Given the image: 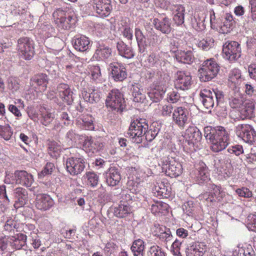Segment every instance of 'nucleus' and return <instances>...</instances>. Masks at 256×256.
<instances>
[{"mask_svg": "<svg viewBox=\"0 0 256 256\" xmlns=\"http://www.w3.org/2000/svg\"><path fill=\"white\" fill-rule=\"evenodd\" d=\"M82 95L85 102L94 104L99 102L101 92L98 90L93 89L92 90H89V92L82 91Z\"/></svg>", "mask_w": 256, "mask_h": 256, "instance_id": "45", "label": "nucleus"}, {"mask_svg": "<svg viewBox=\"0 0 256 256\" xmlns=\"http://www.w3.org/2000/svg\"><path fill=\"white\" fill-rule=\"evenodd\" d=\"M112 49L102 42H98L93 58L97 60H104L112 56Z\"/></svg>", "mask_w": 256, "mask_h": 256, "instance_id": "24", "label": "nucleus"}, {"mask_svg": "<svg viewBox=\"0 0 256 256\" xmlns=\"http://www.w3.org/2000/svg\"><path fill=\"white\" fill-rule=\"evenodd\" d=\"M67 6L65 7V22L67 24L65 25V29L70 30L74 27L76 20L74 10L69 8L67 10Z\"/></svg>", "mask_w": 256, "mask_h": 256, "instance_id": "51", "label": "nucleus"}, {"mask_svg": "<svg viewBox=\"0 0 256 256\" xmlns=\"http://www.w3.org/2000/svg\"><path fill=\"white\" fill-rule=\"evenodd\" d=\"M144 249L145 242L141 238L134 240L130 247L134 256H145Z\"/></svg>", "mask_w": 256, "mask_h": 256, "instance_id": "47", "label": "nucleus"}, {"mask_svg": "<svg viewBox=\"0 0 256 256\" xmlns=\"http://www.w3.org/2000/svg\"><path fill=\"white\" fill-rule=\"evenodd\" d=\"M202 134L194 126H190L184 136V148L188 153L194 152L202 147Z\"/></svg>", "mask_w": 256, "mask_h": 256, "instance_id": "3", "label": "nucleus"}, {"mask_svg": "<svg viewBox=\"0 0 256 256\" xmlns=\"http://www.w3.org/2000/svg\"><path fill=\"white\" fill-rule=\"evenodd\" d=\"M72 43L76 50L81 52H86L91 47L90 38L84 35L74 36L72 40Z\"/></svg>", "mask_w": 256, "mask_h": 256, "instance_id": "23", "label": "nucleus"}, {"mask_svg": "<svg viewBox=\"0 0 256 256\" xmlns=\"http://www.w3.org/2000/svg\"><path fill=\"white\" fill-rule=\"evenodd\" d=\"M206 15L204 14H195L191 20L192 27L198 32L204 30L206 28Z\"/></svg>", "mask_w": 256, "mask_h": 256, "instance_id": "43", "label": "nucleus"}, {"mask_svg": "<svg viewBox=\"0 0 256 256\" xmlns=\"http://www.w3.org/2000/svg\"><path fill=\"white\" fill-rule=\"evenodd\" d=\"M254 108L255 106L254 102L251 101L246 102L240 110L238 118L244 120L254 118Z\"/></svg>", "mask_w": 256, "mask_h": 256, "instance_id": "29", "label": "nucleus"}, {"mask_svg": "<svg viewBox=\"0 0 256 256\" xmlns=\"http://www.w3.org/2000/svg\"><path fill=\"white\" fill-rule=\"evenodd\" d=\"M152 26L164 34H168L172 30L170 20L164 14H155L150 20Z\"/></svg>", "mask_w": 256, "mask_h": 256, "instance_id": "14", "label": "nucleus"}, {"mask_svg": "<svg viewBox=\"0 0 256 256\" xmlns=\"http://www.w3.org/2000/svg\"><path fill=\"white\" fill-rule=\"evenodd\" d=\"M118 54L126 59L133 58L135 55L132 48L128 46L122 40H118L116 44Z\"/></svg>", "mask_w": 256, "mask_h": 256, "instance_id": "33", "label": "nucleus"}, {"mask_svg": "<svg viewBox=\"0 0 256 256\" xmlns=\"http://www.w3.org/2000/svg\"><path fill=\"white\" fill-rule=\"evenodd\" d=\"M199 100L206 109H210L223 102L224 94L218 88H204L200 92Z\"/></svg>", "mask_w": 256, "mask_h": 256, "instance_id": "4", "label": "nucleus"}, {"mask_svg": "<svg viewBox=\"0 0 256 256\" xmlns=\"http://www.w3.org/2000/svg\"><path fill=\"white\" fill-rule=\"evenodd\" d=\"M103 175L106 183L110 186L118 185L122 178L120 170L116 166L110 167Z\"/></svg>", "mask_w": 256, "mask_h": 256, "instance_id": "20", "label": "nucleus"}, {"mask_svg": "<svg viewBox=\"0 0 256 256\" xmlns=\"http://www.w3.org/2000/svg\"><path fill=\"white\" fill-rule=\"evenodd\" d=\"M5 234H15V232H20V223L12 218H10L6 220L4 226V231Z\"/></svg>", "mask_w": 256, "mask_h": 256, "instance_id": "44", "label": "nucleus"}, {"mask_svg": "<svg viewBox=\"0 0 256 256\" xmlns=\"http://www.w3.org/2000/svg\"><path fill=\"white\" fill-rule=\"evenodd\" d=\"M220 70V66L213 58L205 60L198 70L202 82H208L214 78Z\"/></svg>", "mask_w": 256, "mask_h": 256, "instance_id": "7", "label": "nucleus"}, {"mask_svg": "<svg viewBox=\"0 0 256 256\" xmlns=\"http://www.w3.org/2000/svg\"><path fill=\"white\" fill-rule=\"evenodd\" d=\"M134 36L138 44V52L140 54H143L144 55L146 52V36L138 27H136L134 28Z\"/></svg>", "mask_w": 256, "mask_h": 256, "instance_id": "40", "label": "nucleus"}, {"mask_svg": "<svg viewBox=\"0 0 256 256\" xmlns=\"http://www.w3.org/2000/svg\"><path fill=\"white\" fill-rule=\"evenodd\" d=\"M48 150L52 158H57L60 152V146L56 142H50L48 144Z\"/></svg>", "mask_w": 256, "mask_h": 256, "instance_id": "59", "label": "nucleus"}, {"mask_svg": "<svg viewBox=\"0 0 256 256\" xmlns=\"http://www.w3.org/2000/svg\"><path fill=\"white\" fill-rule=\"evenodd\" d=\"M241 72L238 68L232 69L229 74V80L235 84H238L242 81Z\"/></svg>", "mask_w": 256, "mask_h": 256, "instance_id": "64", "label": "nucleus"}, {"mask_svg": "<svg viewBox=\"0 0 256 256\" xmlns=\"http://www.w3.org/2000/svg\"><path fill=\"white\" fill-rule=\"evenodd\" d=\"M168 205L160 201H156L150 204V210L152 212L154 215L162 214H164L168 210Z\"/></svg>", "mask_w": 256, "mask_h": 256, "instance_id": "50", "label": "nucleus"}, {"mask_svg": "<svg viewBox=\"0 0 256 256\" xmlns=\"http://www.w3.org/2000/svg\"><path fill=\"white\" fill-rule=\"evenodd\" d=\"M112 212L115 216L118 218H125L132 212V208L130 204H119L113 208Z\"/></svg>", "mask_w": 256, "mask_h": 256, "instance_id": "37", "label": "nucleus"}, {"mask_svg": "<svg viewBox=\"0 0 256 256\" xmlns=\"http://www.w3.org/2000/svg\"><path fill=\"white\" fill-rule=\"evenodd\" d=\"M90 4L96 16L100 18L108 17L112 10L111 0H92Z\"/></svg>", "mask_w": 256, "mask_h": 256, "instance_id": "12", "label": "nucleus"}, {"mask_svg": "<svg viewBox=\"0 0 256 256\" xmlns=\"http://www.w3.org/2000/svg\"><path fill=\"white\" fill-rule=\"evenodd\" d=\"M48 82V76L44 74H40L30 78V84L32 86L36 84L40 87V92H44L46 88Z\"/></svg>", "mask_w": 256, "mask_h": 256, "instance_id": "38", "label": "nucleus"}, {"mask_svg": "<svg viewBox=\"0 0 256 256\" xmlns=\"http://www.w3.org/2000/svg\"><path fill=\"white\" fill-rule=\"evenodd\" d=\"M78 138V135L76 134L73 130H70L66 134V136L65 137V142L68 148H65V153L70 152L69 149L74 146Z\"/></svg>", "mask_w": 256, "mask_h": 256, "instance_id": "55", "label": "nucleus"}, {"mask_svg": "<svg viewBox=\"0 0 256 256\" xmlns=\"http://www.w3.org/2000/svg\"><path fill=\"white\" fill-rule=\"evenodd\" d=\"M232 156L226 152V150L223 153L216 154L214 156V168L219 166H232Z\"/></svg>", "mask_w": 256, "mask_h": 256, "instance_id": "34", "label": "nucleus"}, {"mask_svg": "<svg viewBox=\"0 0 256 256\" xmlns=\"http://www.w3.org/2000/svg\"><path fill=\"white\" fill-rule=\"evenodd\" d=\"M204 136L210 144V149L215 152L224 150L228 146L230 133L222 126H206L204 128Z\"/></svg>", "mask_w": 256, "mask_h": 256, "instance_id": "2", "label": "nucleus"}, {"mask_svg": "<svg viewBox=\"0 0 256 256\" xmlns=\"http://www.w3.org/2000/svg\"><path fill=\"white\" fill-rule=\"evenodd\" d=\"M120 202L124 203V204H130L133 200H136V198H138L137 196L132 195L128 190H124L120 194Z\"/></svg>", "mask_w": 256, "mask_h": 256, "instance_id": "61", "label": "nucleus"}, {"mask_svg": "<svg viewBox=\"0 0 256 256\" xmlns=\"http://www.w3.org/2000/svg\"><path fill=\"white\" fill-rule=\"evenodd\" d=\"M94 119L90 114H83L77 118L76 124L82 130H92L94 128Z\"/></svg>", "mask_w": 256, "mask_h": 256, "instance_id": "26", "label": "nucleus"}, {"mask_svg": "<svg viewBox=\"0 0 256 256\" xmlns=\"http://www.w3.org/2000/svg\"><path fill=\"white\" fill-rule=\"evenodd\" d=\"M236 136L244 142L253 144L256 140V130L249 124H239L234 128Z\"/></svg>", "mask_w": 256, "mask_h": 256, "instance_id": "10", "label": "nucleus"}, {"mask_svg": "<svg viewBox=\"0 0 256 256\" xmlns=\"http://www.w3.org/2000/svg\"><path fill=\"white\" fill-rule=\"evenodd\" d=\"M166 92L165 86L158 81L154 80L148 89L147 94L153 102H158L164 98Z\"/></svg>", "mask_w": 256, "mask_h": 256, "instance_id": "17", "label": "nucleus"}, {"mask_svg": "<svg viewBox=\"0 0 256 256\" xmlns=\"http://www.w3.org/2000/svg\"><path fill=\"white\" fill-rule=\"evenodd\" d=\"M196 169L194 178L196 182L200 185L206 184L210 190L202 194V198L210 202L220 201L224 196V192L222 190L220 186L216 185L210 181L208 168L206 164L202 161L199 162L196 166Z\"/></svg>", "mask_w": 256, "mask_h": 256, "instance_id": "1", "label": "nucleus"}, {"mask_svg": "<svg viewBox=\"0 0 256 256\" xmlns=\"http://www.w3.org/2000/svg\"><path fill=\"white\" fill-rule=\"evenodd\" d=\"M198 47L204 51H208L214 46V40L211 36H206L199 40L197 42Z\"/></svg>", "mask_w": 256, "mask_h": 256, "instance_id": "54", "label": "nucleus"}, {"mask_svg": "<svg viewBox=\"0 0 256 256\" xmlns=\"http://www.w3.org/2000/svg\"><path fill=\"white\" fill-rule=\"evenodd\" d=\"M18 50L22 58L26 60H31L34 54L33 41L28 37L19 38L18 40Z\"/></svg>", "mask_w": 256, "mask_h": 256, "instance_id": "11", "label": "nucleus"}, {"mask_svg": "<svg viewBox=\"0 0 256 256\" xmlns=\"http://www.w3.org/2000/svg\"><path fill=\"white\" fill-rule=\"evenodd\" d=\"M162 172L170 178H176L183 172L182 164L172 157L166 158L162 162Z\"/></svg>", "mask_w": 256, "mask_h": 256, "instance_id": "9", "label": "nucleus"}, {"mask_svg": "<svg viewBox=\"0 0 256 256\" xmlns=\"http://www.w3.org/2000/svg\"><path fill=\"white\" fill-rule=\"evenodd\" d=\"M237 256H254V251L250 245L238 248L236 250Z\"/></svg>", "mask_w": 256, "mask_h": 256, "instance_id": "62", "label": "nucleus"}, {"mask_svg": "<svg viewBox=\"0 0 256 256\" xmlns=\"http://www.w3.org/2000/svg\"><path fill=\"white\" fill-rule=\"evenodd\" d=\"M152 192L160 198H169L172 194L170 184L166 180H156L152 188Z\"/></svg>", "mask_w": 256, "mask_h": 256, "instance_id": "19", "label": "nucleus"}, {"mask_svg": "<svg viewBox=\"0 0 256 256\" xmlns=\"http://www.w3.org/2000/svg\"><path fill=\"white\" fill-rule=\"evenodd\" d=\"M85 160L82 158L71 157L67 158L66 162V171L72 176L80 174L86 167Z\"/></svg>", "mask_w": 256, "mask_h": 256, "instance_id": "15", "label": "nucleus"}, {"mask_svg": "<svg viewBox=\"0 0 256 256\" xmlns=\"http://www.w3.org/2000/svg\"><path fill=\"white\" fill-rule=\"evenodd\" d=\"M148 128L146 120L137 119L131 122L126 136L132 138L134 142L140 144L144 139V134Z\"/></svg>", "mask_w": 256, "mask_h": 256, "instance_id": "6", "label": "nucleus"}, {"mask_svg": "<svg viewBox=\"0 0 256 256\" xmlns=\"http://www.w3.org/2000/svg\"><path fill=\"white\" fill-rule=\"evenodd\" d=\"M16 184L28 188L34 182L33 176L24 170H15Z\"/></svg>", "mask_w": 256, "mask_h": 256, "instance_id": "25", "label": "nucleus"}, {"mask_svg": "<svg viewBox=\"0 0 256 256\" xmlns=\"http://www.w3.org/2000/svg\"><path fill=\"white\" fill-rule=\"evenodd\" d=\"M14 195L16 199L15 207H22L28 201V191L24 188L18 187L14 189Z\"/></svg>", "mask_w": 256, "mask_h": 256, "instance_id": "30", "label": "nucleus"}, {"mask_svg": "<svg viewBox=\"0 0 256 256\" xmlns=\"http://www.w3.org/2000/svg\"><path fill=\"white\" fill-rule=\"evenodd\" d=\"M126 18L121 20L120 29L124 37L128 40H132L133 39V32Z\"/></svg>", "mask_w": 256, "mask_h": 256, "instance_id": "49", "label": "nucleus"}, {"mask_svg": "<svg viewBox=\"0 0 256 256\" xmlns=\"http://www.w3.org/2000/svg\"><path fill=\"white\" fill-rule=\"evenodd\" d=\"M66 58L65 60V67L66 71L71 72L74 74L77 71V62L79 61V58L72 53L70 50L66 51Z\"/></svg>", "mask_w": 256, "mask_h": 256, "instance_id": "35", "label": "nucleus"}, {"mask_svg": "<svg viewBox=\"0 0 256 256\" xmlns=\"http://www.w3.org/2000/svg\"><path fill=\"white\" fill-rule=\"evenodd\" d=\"M196 110V106L192 104L186 105V107H175L172 114L173 122L178 128L183 129L188 124L189 114H192L191 111Z\"/></svg>", "mask_w": 256, "mask_h": 256, "instance_id": "8", "label": "nucleus"}, {"mask_svg": "<svg viewBox=\"0 0 256 256\" xmlns=\"http://www.w3.org/2000/svg\"><path fill=\"white\" fill-rule=\"evenodd\" d=\"M235 24L233 16L230 13H226L224 15V20H222V27H221L223 33L229 32Z\"/></svg>", "mask_w": 256, "mask_h": 256, "instance_id": "53", "label": "nucleus"}, {"mask_svg": "<svg viewBox=\"0 0 256 256\" xmlns=\"http://www.w3.org/2000/svg\"><path fill=\"white\" fill-rule=\"evenodd\" d=\"M174 58L178 62L184 64H190L194 60V55L192 50L178 51L175 54Z\"/></svg>", "mask_w": 256, "mask_h": 256, "instance_id": "39", "label": "nucleus"}, {"mask_svg": "<svg viewBox=\"0 0 256 256\" xmlns=\"http://www.w3.org/2000/svg\"><path fill=\"white\" fill-rule=\"evenodd\" d=\"M52 199L48 194H40L36 196V207L41 210H47L54 205Z\"/></svg>", "mask_w": 256, "mask_h": 256, "instance_id": "27", "label": "nucleus"}, {"mask_svg": "<svg viewBox=\"0 0 256 256\" xmlns=\"http://www.w3.org/2000/svg\"><path fill=\"white\" fill-rule=\"evenodd\" d=\"M93 196L100 204L102 205L110 202L112 199L111 195L107 192L106 188L102 184H100V186L97 190L94 191Z\"/></svg>", "mask_w": 256, "mask_h": 256, "instance_id": "36", "label": "nucleus"}, {"mask_svg": "<svg viewBox=\"0 0 256 256\" xmlns=\"http://www.w3.org/2000/svg\"><path fill=\"white\" fill-rule=\"evenodd\" d=\"M102 146V143L92 137H87L84 140V147L86 150L92 154L100 150Z\"/></svg>", "mask_w": 256, "mask_h": 256, "instance_id": "42", "label": "nucleus"}, {"mask_svg": "<svg viewBox=\"0 0 256 256\" xmlns=\"http://www.w3.org/2000/svg\"><path fill=\"white\" fill-rule=\"evenodd\" d=\"M220 8V6L218 5L214 9L211 8L209 10L210 26L214 30H218L222 27V19L216 16V12Z\"/></svg>", "mask_w": 256, "mask_h": 256, "instance_id": "46", "label": "nucleus"}, {"mask_svg": "<svg viewBox=\"0 0 256 256\" xmlns=\"http://www.w3.org/2000/svg\"><path fill=\"white\" fill-rule=\"evenodd\" d=\"M146 36L148 44L153 48L158 46L162 42V38L158 35L154 30L150 31Z\"/></svg>", "mask_w": 256, "mask_h": 256, "instance_id": "57", "label": "nucleus"}, {"mask_svg": "<svg viewBox=\"0 0 256 256\" xmlns=\"http://www.w3.org/2000/svg\"><path fill=\"white\" fill-rule=\"evenodd\" d=\"M186 256H203L206 252V248L202 244L193 242L184 248Z\"/></svg>", "mask_w": 256, "mask_h": 256, "instance_id": "28", "label": "nucleus"}, {"mask_svg": "<svg viewBox=\"0 0 256 256\" xmlns=\"http://www.w3.org/2000/svg\"><path fill=\"white\" fill-rule=\"evenodd\" d=\"M147 65L149 66L156 67L158 69L165 63L164 59L162 53L152 52L147 58Z\"/></svg>", "mask_w": 256, "mask_h": 256, "instance_id": "41", "label": "nucleus"}, {"mask_svg": "<svg viewBox=\"0 0 256 256\" xmlns=\"http://www.w3.org/2000/svg\"><path fill=\"white\" fill-rule=\"evenodd\" d=\"M106 106L112 111L122 112L126 106L123 94L118 89L110 90L106 100Z\"/></svg>", "mask_w": 256, "mask_h": 256, "instance_id": "5", "label": "nucleus"}, {"mask_svg": "<svg viewBox=\"0 0 256 256\" xmlns=\"http://www.w3.org/2000/svg\"><path fill=\"white\" fill-rule=\"evenodd\" d=\"M160 72L159 70L154 71L150 69L146 70L145 74V78L148 82H152L153 83L156 80L160 82Z\"/></svg>", "mask_w": 256, "mask_h": 256, "instance_id": "63", "label": "nucleus"}, {"mask_svg": "<svg viewBox=\"0 0 256 256\" xmlns=\"http://www.w3.org/2000/svg\"><path fill=\"white\" fill-rule=\"evenodd\" d=\"M108 70L112 78L116 82H122L127 77V72L124 66L119 62H113L110 64Z\"/></svg>", "mask_w": 256, "mask_h": 256, "instance_id": "21", "label": "nucleus"}, {"mask_svg": "<svg viewBox=\"0 0 256 256\" xmlns=\"http://www.w3.org/2000/svg\"><path fill=\"white\" fill-rule=\"evenodd\" d=\"M10 248L12 249L26 250V236L22 234H17L16 236H10Z\"/></svg>", "mask_w": 256, "mask_h": 256, "instance_id": "32", "label": "nucleus"}, {"mask_svg": "<svg viewBox=\"0 0 256 256\" xmlns=\"http://www.w3.org/2000/svg\"><path fill=\"white\" fill-rule=\"evenodd\" d=\"M73 92L70 90L68 86L65 84V102L70 106L68 108L69 113L72 115V118H76L79 112H81L83 110V107L81 106V104L78 102V104L74 102V97L73 96Z\"/></svg>", "mask_w": 256, "mask_h": 256, "instance_id": "16", "label": "nucleus"}, {"mask_svg": "<svg viewBox=\"0 0 256 256\" xmlns=\"http://www.w3.org/2000/svg\"><path fill=\"white\" fill-rule=\"evenodd\" d=\"M160 130V126L158 122H153L148 128L146 130L144 134V138L148 142H152L158 134Z\"/></svg>", "mask_w": 256, "mask_h": 256, "instance_id": "48", "label": "nucleus"}, {"mask_svg": "<svg viewBox=\"0 0 256 256\" xmlns=\"http://www.w3.org/2000/svg\"><path fill=\"white\" fill-rule=\"evenodd\" d=\"M176 76L174 86L176 89L186 90L190 88L192 84V76L190 72L178 71Z\"/></svg>", "mask_w": 256, "mask_h": 256, "instance_id": "18", "label": "nucleus"}, {"mask_svg": "<svg viewBox=\"0 0 256 256\" xmlns=\"http://www.w3.org/2000/svg\"><path fill=\"white\" fill-rule=\"evenodd\" d=\"M91 79L96 83H102L104 79L102 76L100 68L98 65L92 66L90 68Z\"/></svg>", "mask_w": 256, "mask_h": 256, "instance_id": "56", "label": "nucleus"}, {"mask_svg": "<svg viewBox=\"0 0 256 256\" xmlns=\"http://www.w3.org/2000/svg\"><path fill=\"white\" fill-rule=\"evenodd\" d=\"M170 9L173 12V20L178 26H182L184 22L185 8L181 4H174Z\"/></svg>", "mask_w": 256, "mask_h": 256, "instance_id": "31", "label": "nucleus"}, {"mask_svg": "<svg viewBox=\"0 0 256 256\" xmlns=\"http://www.w3.org/2000/svg\"><path fill=\"white\" fill-rule=\"evenodd\" d=\"M214 168V170L218 174V179L220 180H226L232 175V166H219V168Z\"/></svg>", "mask_w": 256, "mask_h": 256, "instance_id": "52", "label": "nucleus"}, {"mask_svg": "<svg viewBox=\"0 0 256 256\" xmlns=\"http://www.w3.org/2000/svg\"><path fill=\"white\" fill-rule=\"evenodd\" d=\"M222 52L225 58L231 62L235 61L241 56L240 44L236 41H228L223 45Z\"/></svg>", "mask_w": 256, "mask_h": 256, "instance_id": "13", "label": "nucleus"}, {"mask_svg": "<svg viewBox=\"0 0 256 256\" xmlns=\"http://www.w3.org/2000/svg\"><path fill=\"white\" fill-rule=\"evenodd\" d=\"M52 15L56 24L58 28L62 30L64 28V12L59 8L54 11Z\"/></svg>", "mask_w": 256, "mask_h": 256, "instance_id": "58", "label": "nucleus"}, {"mask_svg": "<svg viewBox=\"0 0 256 256\" xmlns=\"http://www.w3.org/2000/svg\"><path fill=\"white\" fill-rule=\"evenodd\" d=\"M87 184L92 188L96 187L99 182V176L94 172H88L86 173Z\"/></svg>", "mask_w": 256, "mask_h": 256, "instance_id": "60", "label": "nucleus"}, {"mask_svg": "<svg viewBox=\"0 0 256 256\" xmlns=\"http://www.w3.org/2000/svg\"><path fill=\"white\" fill-rule=\"evenodd\" d=\"M154 226V235L162 242L166 244L172 240L173 236L170 228L159 224H155Z\"/></svg>", "mask_w": 256, "mask_h": 256, "instance_id": "22", "label": "nucleus"}]
</instances>
